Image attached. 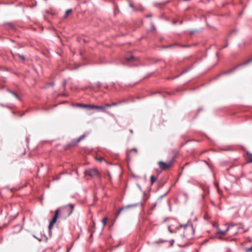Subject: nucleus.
Instances as JSON below:
<instances>
[{"label": "nucleus", "instance_id": "nucleus-1", "mask_svg": "<svg viewBox=\"0 0 252 252\" xmlns=\"http://www.w3.org/2000/svg\"><path fill=\"white\" fill-rule=\"evenodd\" d=\"M72 106L74 108L79 109H86V110H90V109H100L101 110H104L106 109H108L111 106H115L117 105V103H113L111 104H106L105 105H94L93 104H84L82 103H73Z\"/></svg>", "mask_w": 252, "mask_h": 252}, {"label": "nucleus", "instance_id": "nucleus-2", "mask_svg": "<svg viewBox=\"0 0 252 252\" xmlns=\"http://www.w3.org/2000/svg\"><path fill=\"white\" fill-rule=\"evenodd\" d=\"M177 229H180L181 231L183 232V237L189 238H191L193 236L195 231L192 225L189 223L185 225H180L177 227Z\"/></svg>", "mask_w": 252, "mask_h": 252}, {"label": "nucleus", "instance_id": "nucleus-3", "mask_svg": "<svg viewBox=\"0 0 252 252\" xmlns=\"http://www.w3.org/2000/svg\"><path fill=\"white\" fill-rule=\"evenodd\" d=\"M85 174L86 176H89L93 178H98L100 177L98 171L95 168L85 170Z\"/></svg>", "mask_w": 252, "mask_h": 252}, {"label": "nucleus", "instance_id": "nucleus-4", "mask_svg": "<svg viewBox=\"0 0 252 252\" xmlns=\"http://www.w3.org/2000/svg\"><path fill=\"white\" fill-rule=\"evenodd\" d=\"M173 163V160H170L167 162H164L163 161H160L158 162V165L160 168L162 170H165L170 168Z\"/></svg>", "mask_w": 252, "mask_h": 252}, {"label": "nucleus", "instance_id": "nucleus-5", "mask_svg": "<svg viewBox=\"0 0 252 252\" xmlns=\"http://www.w3.org/2000/svg\"><path fill=\"white\" fill-rule=\"evenodd\" d=\"M60 210L57 209L55 211V215L52 220L50 221L49 225V229L51 230L55 223L56 222L57 219L59 217Z\"/></svg>", "mask_w": 252, "mask_h": 252}, {"label": "nucleus", "instance_id": "nucleus-6", "mask_svg": "<svg viewBox=\"0 0 252 252\" xmlns=\"http://www.w3.org/2000/svg\"><path fill=\"white\" fill-rule=\"evenodd\" d=\"M68 207L71 209V210L69 211V212H68V213L67 214L68 216H70L72 213V212L73 211V210H74V205L73 204H69L68 206H66L64 207L62 209V212H65L67 209V208Z\"/></svg>", "mask_w": 252, "mask_h": 252}, {"label": "nucleus", "instance_id": "nucleus-7", "mask_svg": "<svg viewBox=\"0 0 252 252\" xmlns=\"http://www.w3.org/2000/svg\"><path fill=\"white\" fill-rule=\"evenodd\" d=\"M229 229V227H227V228L225 231H221V230H220L219 229H218V231L216 234V237L220 239V237H218V235L220 234L223 236L225 235L226 234V232L228 231Z\"/></svg>", "mask_w": 252, "mask_h": 252}, {"label": "nucleus", "instance_id": "nucleus-8", "mask_svg": "<svg viewBox=\"0 0 252 252\" xmlns=\"http://www.w3.org/2000/svg\"><path fill=\"white\" fill-rule=\"evenodd\" d=\"M130 207V206L128 205V206H126V207H122L121 209H120L118 211V212H117V214H116V217L117 218L120 215L121 213L122 212V211L123 210H124L125 209H126V208H129Z\"/></svg>", "mask_w": 252, "mask_h": 252}, {"label": "nucleus", "instance_id": "nucleus-9", "mask_svg": "<svg viewBox=\"0 0 252 252\" xmlns=\"http://www.w3.org/2000/svg\"><path fill=\"white\" fill-rule=\"evenodd\" d=\"M14 57L16 58L17 57H19L21 60L22 61H24L25 60V58L24 56L21 55L19 54H15V55H13Z\"/></svg>", "mask_w": 252, "mask_h": 252}, {"label": "nucleus", "instance_id": "nucleus-10", "mask_svg": "<svg viewBox=\"0 0 252 252\" xmlns=\"http://www.w3.org/2000/svg\"><path fill=\"white\" fill-rule=\"evenodd\" d=\"M247 154L248 155V161L249 162H252V154L250 153L249 152H247Z\"/></svg>", "mask_w": 252, "mask_h": 252}, {"label": "nucleus", "instance_id": "nucleus-11", "mask_svg": "<svg viewBox=\"0 0 252 252\" xmlns=\"http://www.w3.org/2000/svg\"><path fill=\"white\" fill-rule=\"evenodd\" d=\"M72 12V9H68L66 11L64 15V18H66L68 15Z\"/></svg>", "mask_w": 252, "mask_h": 252}, {"label": "nucleus", "instance_id": "nucleus-12", "mask_svg": "<svg viewBox=\"0 0 252 252\" xmlns=\"http://www.w3.org/2000/svg\"><path fill=\"white\" fill-rule=\"evenodd\" d=\"M126 60L127 62H133L135 60V58L133 56H131L130 57H126Z\"/></svg>", "mask_w": 252, "mask_h": 252}, {"label": "nucleus", "instance_id": "nucleus-13", "mask_svg": "<svg viewBox=\"0 0 252 252\" xmlns=\"http://www.w3.org/2000/svg\"><path fill=\"white\" fill-rule=\"evenodd\" d=\"M157 180V178L156 177H155L154 176H151L150 177V181H151V184H153Z\"/></svg>", "mask_w": 252, "mask_h": 252}, {"label": "nucleus", "instance_id": "nucleus-14", "mask_svg": "<svg viewBox=\"0 0 252 252\" xmlns=\"http://www.w3.org/2000/svg\"><path fill=\"white\" fill-rule=\"evenodd\" d=\"M168 230H169V231L171 233H174V232H177L178 231L180 230V229H177V228H176V230L175 231H173L171 228V226H168Z\"/></svg>", "mask_w": 252, "mask_h": 252}, {"label": "nucleus", "instance_id": "nucleus-15", "mask_svg": "<svg viewBox=\"0 0 252 252\" xmlns=\"http://www.w3.org/2000/svg\"><path fill=\"white\" fill-rule=\"evenodd\" d=\"M10 92L16 99H20V97L16 93L12 91H10Z\"/></svg>", "mask_w": 252, "mask_h": 252}, {"label": "nucleus", "instance_id": "nucleus-16", "mask_svg": "<svg viewBox=\"0 0 252 252\" xmlns=\"http://www.w3.org/2000/svg\"><path fill=\"white\" fill-rule=\"evenodd\" d=\"M107 220H108V218L107 217L104 218L102 220V221L103 223V227H104L106 225Z\"/></svg>", "mask_w": 252, "mask_h": 252}, {"label": "nucleus", "instance_id": "nucleus-17", "mask_svg": "<svg viewBox=\"0 0 252 252\" xmlns=\"http://www.w3.org/2000/svg\"><path fill=\"white\" fill-rule=\"evenodd\" d=\"M86 136V134H84V135L80 136L76 142V143H79L80 141H81Z\"/></svg>", "mask_w": 252, "mask_h": 252}, {"label": "nucleus", "instance_id": "nucleus-18", "mask_svg": "<svg viewBox=\"0 0 252 252\" xmlns=\"http://www.w3.org/2000/svg\"><path fill=\"white\" fill-rule=\"evenodd\" d=\"M95 159L99 162H101L104 160L103 158L102 157H96Z\"/></svg>", "mask_w": 252, "mask_h": 252}, {"label": "nucleus", "instance_id": "nucleus-19", "mask_svg": "<svg viewBox=\"0 0 252 252\" xmlns=\"http://www.w3.org/2000/svg\"><path fill=\"white\" fill-rule=\"evenodd\" d=\"M135 151V152H137V149H135V148H133L131 150V151Z\"/></svg>", "mask_w": 252, "mask_h": 252}, {"label": "nucleus", "instance_id": "nucleus-20", "mask_svg": "<svg viewBox=\"0 0 252 252\" xmlns=\"http://www.w3.org/2000/svg\"><path fill=\"white\" fill-rule=\"evenodd\" d=\"M249 250H250V251L252 250V247L251 248H250Z\"/></svg>", "mask_w": 252, "mask_h": 252}, {"label": "nucleus", "instance_id": "nucleus-21", "mask_svg": "<svg viewBox=\"0 0 252 252\" xmlns=\"http://www.w3.org/2000/svg\"><path fill=\"white\" fill-rule=\"evenodd\" d=\"M130 132H131V133H133V130H130Z\"/></svg>", "mask_w": 252, "mask_h": 252}, {"label": "nucleus", "instance_id": "nucleus-22", "mask_svg": "<svg viewBox=\"0 0 252 252\" xmlns=\"http://www.w3.org/2000/svg\"><path fill=\"white\" fill-rule=\"evenodd\" d=\"M242 228H243V226L242 225L241 227H240L239 228V229Z\"/></svg>", "mask_w": 252, "mask_h": 252}, {"label": "nucleus", "instance_id": "nucleus-23", "mask_svg": "<svg viewBox=\"0 0 252 252\" xmlns=\"http://www.w3.org/2000/svg\"><path fill=\"white\" fill-rule=\"evenodd\" d=\"M173 242H174V240H172V242H171V245H173Z\"/></svg>", "mask_w": 252, "mask_h": 252}, {"label": "nucleus", "instance_id": "nucleus-24", "mask_svg": "<svg viewBox=\"0 0 252 252\" xmlns=\"http://www.w3.org/2000/svg\"><path fill=\"white\" fill-rule=\"evenodd\" d=\"M173 242H174V240H172V242H171V245H173Z\"/></svg>", "mask_w": 252, "mask_h": 252}, {"label": "nucleus", "instance_id": "nucleus-25", "mask_svg": "<svg viewBox=\"0 0 252 252\" xmlns=\"http://www.w3.org/2000/svg\"><path fill=\"white\" fill-rule=\"evenodd\" d=\"M173 242H174V240H172V242H171V245H173Z\"/></svg>", "mask_w": 252, "mask_h": 252}, {"label": "nucleus", "instance_id": "nucleus-26", "mask_svg": "<svg viewBox=\"0 0 252 252\" xmlns=\"http://www.w3.org/2000/svg\"><path fill=\"white\" fill-rule=\"evenodd\" d=\"M226 46H227V45H226V46L223 47V48L226 47Z\"/></svg>", "mask_w": 252, "mask_h": 252}, {"label": "nucleus", "instance_id": "nucleus-27", "mask_svg": "<svg viewBox=\"0 0 252 252\" xmlns=\"http://www.w3.org/2000/svg\"><path fill=\"white\" fill-rule=\"evenodd\" d=\"M23 114H21V115H20V116H23Z\"/></svg>", "mask_w": 252, "mask_h": 252}]
</instances>
